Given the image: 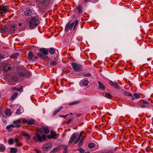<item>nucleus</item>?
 Instances as JSON below:
<instances>
[{"label":"nucleus","mask_w":153,"mask_h":153,"mask_svg":"<svg viewBox=\"0 0 153 153\" xmlns=\"http://www.w3.org/2000/svg\"><path fill=\"white\" fill-rule=\"evenodd\" d=\"M53 0H36L38 7L41 9H44Z\"/></svg>","instance_id":"1"},{"label":"nucleus","mask_w":153,"mask_h":153,"mask_svg":"<svg viewBox=\"0 0 153 153\" xmlns=\"http://www.w3.org/2000/svg\"><path fill=\"white\" fill-rule=\"evenodd\" d=\"M78 23V21L76 20L75 22H73L71 24L68 23L66 25L65 28V31L67 33L69 30H71L73 27V30H74Z\"/></svg>","instance_id":"2"},{"label":"nucleus","mask_w":153,"mask_h":153,"mask_svg":"<svg viewBox=\"0 0 153 153\" xmlns=\"http://www.w3.org/2000/svg\"><path fill=\"white\" fill-rule=\"evenodd\" d=\"M33 139L36 140H38L39 142H43L46 140L45 135L43 134L41 136L38 133H35V136L33 137Z\"/></svg>","instance_id":"3"},{"label":"nucleus","mask_w":153,"mask_h":153,"mask_svg":"<svg viewBox=\"0 0 153 153\" xmlns=\"http://www.w3.org/2000/svg\"><path fill=\"white\" fill-rule=\"evenodd\" d=\"M71 65L74 70L75 71H83V67L79 64L73 62L71 63Z\"/></svg>","instance_id":"4"},{"label":"nucleus","mask_w":153,"mask_h":153,"mask_svg":"<svg viewBox=\"0 0 153 153\" xmlns=\"http://www.w3.org/2000/svg\"><path fill=\"white\" fill-rule=\"evenodd\" d=\"M38 22L37 19L35 17H33L30 19V26L31 28H34L38 25Z\"/></svg>","instance_id":"5"},{"label":"nucleus","mask_w":153,"mask_h":153,"mask_svg":"<svg viewBox=\"0 0 153 153\" xmlns=\"http://www.w3.org/2000/svg\"><path fill=\"white\" fill-rule=\"evenodd\" d=\"M19 76L20 77H29L31 76L30 73L27 70L24 71L23 72L19 73Z\"/></svg>","instance_id":"6"},{"label":"nucleus","mask_w":153,"mask_h":153,"mask_svg":"<svg viewBox=\"0 0 153 153\" xmlns=\"http://www.w3.org/2000/svg\"><path fill=\"white\" fill-rule=\"evenodd\" d=\"M8 11L7 6L2 5L0 6V16L1 15L3 12L6 13Z\"/></svg>","instance_id":"7"},{"label":"nucleus","mask_w":153,"mask_h":153,"mask_svg":"<svg viewBox=\"0 0 153 153\" xmlns=\"http://www.w3.org/2000/svg\"><path fill=\"white\" fill-rule=\"evenodd\" d=\"M78 133L77 132H75L71 136L70 140L69 142L68 145H70V143H71L73 142L76 137L78 136Z\"/></svg>","instance_id":"8"},{"label":"nucleus","mask_w":153,"mask_h":153,"mask_svg":"<svg viewBox=\"0 0 153 153\" xmlns=\"http://www.w3.org/2000/svg\"><path fill=\"white\" fill-rule=\"evenodd\" d=\"M51 148V144L48 143L44 145L42 147V149L44 151H47L50 150Z\"/></svg>","instance_id":"9"},{"label":"nucleus","mask_w":153,"mask_h":153,"mask_svg":"<svg viewBox=\"0 0 153 153\" xmlns=\"http://www.w3.org/2000/svg\"><path fill=\"white\" fill-rule=\"evenodd\" d=\"M89 82L87 79H83L81 80L80 82V84L81 86H87Z\"/></svg>","instance_id":"10"},{"label":"nucleus","mask_w":153,"mask_h":153,"mask_svg":"<svg viewBox=\"0 0 153 153\" xmlns=\"http://www.w3.org/2000/svg\"><path fill=\"white\" fill-rule=\"evenodd\" d=\"M110 84L111 86L114 87V88L117 90L121 89L120 87L117 84L114 83V82L111 81L110 82Z\"/></svg>","instance_id":"11"},{"label":"nucleus","mask_w":153,"mask_h":153,"mask_svg":"<svg viewBox=\"0 0 153 153\" xmlns=\"http://www.w3.org/2000/svg\"><path fill=\"white\" fill-rule=\"evenodd\" d=\"M3 66L4 68L3 70V72H6L8 70H10L11 69L10 67L8 66L7 64V63H3Z\"/></svg>","instance_id":"12"},{"label":"nucleus","mask_w":153,"mask_h":153,"mask_svg":"<svg viewBox=\"0 0 153 153\" xmlns=\"http://www.w3.org/2000/svg\"><path fill=\"white\" fill-rule=\"evenodd\" d=\"M8 32L11 33H14L15 31V26L14 25L10 27L8 29Z\"/></svg>","instance_id":"13"},{"label":"nucleus","mask_w":153,"mask_h":153,"mask_svg":"<svg viewBox=\"0 0 153 153\" xmlns=\"http://www.w3.org/2000/svg\"><path fill=\"white\" fill-rule=\"evenodd\" d=\"M39 51L42 52L45 55H47L48 53V50L45 48H40Z\"/></svg>","instance_id":"14"},{"label":"nucleus","mask_w":153,"mask_h":153,"mask_svg":"<svg viewBox=\"0 0 153 153\" xmlns=\"http://www.w3.org/2000/svg\"><path fill=\"white\" fill-rule=\"evenodd\" d=\"M41 129L45 134H48L49 133L50 131L47 127L42 126Z\"/></svg>","instance_id":"15"},{"label":"nucleus","mask_w":153,"mask_h":153,"mask_svg":"<svg viewBox=\"0 0 153 153\" xmlns=\"http://www.w3.org/2000/svg\"><path fill=\"white\" fill-rule=\"evenodd\" d=\"M32 14V10L29 8H28L25 12V16H30Z\"/></svg>","instance_id":"16"},{"label":"nucleus","mask_w":153,"mask_h":153,"mask_svg":"<svg viewBox=\"0 0 153 153\" xmlns=\"http://www.w3.org/2000/svg\"><path fill=\"white\" fill-rule=\"evenodd\" d=\"M98 83L99 85L98 88L101 90H103L105 89V87L102 83L100 81H98Z\"/></svg>","instance_id":"17"},{"label":"nucleus","mask_w":153,"mask_h":153,"mask_svg":"<svg viewBox=\"0 0 153 153\" xmlns=\"http://www.w3.org/2000/svg\"><path fill=\"white\" fill-rule=\"evenodd\" d=\"M63 108V107L62 106L59 107L56 110L54 111L52 114V115L53 116H55L58 112H59Z\"/></svg>","instance_id":"18"},{"label":"nucleus","mask_w":153,"mask_h":153,"mask_svg":"<svg viewBox=\"0 0 153 153\" xmlns=\"http://www.w3.org/2000/svg\"><path fill=\"white\" fill-rule=\"evenodd\" d=\"M76 9L78 10V12L79 13H82V7L81 5H78L77 7H76Z\"/></svg>","instance_id":"19"},{"label":"nucleus","mask_w":153,"mask_h":153,"mask_svg":"<svg viewBox=\"0 0 153 153\" xmlns=\"http://www.w3.org/2000/svg\"><path fill=\"white\" fill-rule=\"evenodd\" d=\"M21 120L19 119L17 120L16 121H14L13 122V123L16 125L15 127L19 128L21 126L20 125H18V124L20 122Z\"/></svg>","instance_id":"20"},{"label":"nucleus","mask_w":153,"mask_h":153,"mask_svg":"<svg viewBox=\"0 0 153 153\" xmlns=\"http://www.w3.org/2000/svg\"><path fill=\"white\" fill-rule=\"evenodd\" d=\"M4 113L6 115L8 116H10L12 114L10 110L8 108L5 109Z\"/></svg>","instance_id":"21"},{"label":"nucleus","mask_w":153,"mask_h":153,"mask_svg":"<svg viewBox=\"0 0 153 153\" xmlns=\"http://www.w3.org/2000/svg\"><path fill=\"white\" fill-rule=\"evenodd\" d=\"M103 96L108 98L111 99L112 98V96L109 93L105 92L103 93Z\"/></svg>","instance_id":"22"},{"label":"nucleus","mask_w":153,"mask_h":153,"mask_svg":"<svg viewBox=\"0 0 153 153\" xmlns=\"http://www.w3.org/2000/svg\"><path fill=\"white\" fill-rule=\"evenodd\" d=\"M81 102V101L79 100L77 101H76L73 102H72L68 103V105L71 106L74 105H76L79 104Z\"/></svg>","instance_id":"23"},{"label":"nucleus","mask_w":153,"mask_h":153,"mask_svg":"<svg viewBox=\"0 0 153 153\" xmlns=\"http://www.w3.org/2000/svg\"><path fill=\"white\" fill-rule=\"evenodd\" d=\"M33 57L34 56L32 53V52L31 51L29 52L28 55V59L30 60L34 59Z\"/></svg>","instance_id":"24"},{"label":"nucleus","mask_w":153,"mask_h":153,"mask_svg":"<svg viewBox=\"0 0 153 153\" xmlns=\"http://www.w3.org/2000/svg\"><path fill=\"white\" fill-rule=\"evenodd\" d=\"M7 27L6 26L3 25L2 26L1 28V32L2 33H4L6 32Z\"/></svg>","instance_id":"25"},{"label":"nucleus","mask_w":153,"mask_h":153,"mask_svg":"<svg viewBox=\"0 0 153 153\" xmlns=\"http://www.w3.org/2000/svg\"><path fill=\"white\" fill-rule=\"evenodd\" d=\"M5 146L2 144H0V151L3 152L5 150Z\"/></svg>","instance_id":"26"},{"label":"nucleus","mask_w":153,"mask_h":153,"mask_svg":"<svg viewBox=\"0 0 153 153\" xmlns=\"http://www.w3.org/2000/svg\"><path fill=\"white\" fill-rule=\"evenodd\" d=\"M11 153H16L17 152V149L14 147H12L10 150Z\"/></svg>","instance_id":"27"},{"label":"nucleus","mask_w":153,"mask_h":153,"mask_svg":"<svg viewBox=\"0 0 153 153\" xmlns=\"http://www.w3.org/2000/svg\"><path fill=\"white\" fill-rule=\"evenodd\" d=\"M48 52L52 54H53L55 53V50L53 48H51L48 50Z\"/></svg>","instance_id":"28"},{"label":"nucleus","mask_w":153,"mask_h":153,"mask_svg":"<svg viewBox=\"0 0 153 153\" xmlns=\"http://www.w3.org/2000/svg\"><path fill=\"white\" fill-rule=\"evenodd\" d=\"M60 150V148L59 147L55 148L53 149L51 151V153H54Z\"/></svg>","instance_id":"29"},{"label":"nucleus","mask_w":153,"mask_h":153,"mask_svg":"<svg viewBox=\"0 0 153 153\" xmlns=\"http://www.w3.org/2000/svg\"><path fill=\"white\" fill-rule=\"evenodd\" d=\"M35 121L33 119H30V120H28L27 124L28 125H31L35 123Z\"/></svg>","instance_id":"30"},{"label":"nucleus","mask_w":153,"mask_h":153,"mask_svg":"<svg viewBox=\"0 0 153 153\" xmlns=\"http://www.w3.org/2000/svg\"><path fill=\"white\" fill-rule=\"evenodd\" d=\"M51 135L53 137V139H55L56 138L55 137L56 135V132L53 131H51Z\"/></svg>","instance_id":"31"},{"label":"nucleus","mask_w":153,"mask_h":153,"mask_svg":"<svg viewBox=\"0 0 153 153\" xmlns=\"http://www.w3.org/2000/svg\"><path fill=\"white\" fill-rule=\"evenodd\" d=\"M18 94L17 92H15L10 97V99L11 100H13L18 95Z\"/></svg>","instance_id":"32"},{"label":"nucleus","mask_w":153,"mask_h":153,"mask_svg":"<svg viewBox=\"0 0 153 153\" xmlns=\"http://www.w3.org/2000/svg\"><path fill=\"white\" fill-rule=\"evenodd\" d=\"M18 79V77L17 76H13L11 80L13 82H15L17 81Z\"/></svg>","instance_id":"33"},{"label":"nucleus","mask_w":153,"mask_h":153,"mask_svg":"<svg viewBox=\"0 0 153 153\" xmlns=\"http://www.w3.org/2000/svg\"><path fill=\"white\" fill-rule=\"evenodd\" d=\"M133 96L136 99H139L140 98V94L136 93L133 94Z\"/></svg>","instance_id":"34"},{"label":"nucleus","mask_w":153,"mask_h":153,"mask_svg":"<svg viewBox=\"0 0 153 153\" xmlns=\"http://www.w3.org/2000/svg\"><path fill=\"white\" fill-rule=\"evenodd\" d=\"M95 146V145L93 143H90L88 145V147L90 149L93 148Z\"/></svg>","instance_id":"35"},{"label":"nucleus","mask_w":153,"mask_h":153,"mask_svg":"<svg viewBox=\"0 0 153 153\" xmlns=\"http://www.w3.org/2000/svg\"><path fill=\"white\" fill-rule=\"evenodd\" d=\"M58 63L57 61H52L50 62V64L52 66H55Z\"/></svg>","instance_id":"36"},{"label":"nucleus","mask_w":153,"mask_h":153,"mask_svg":"<svg viewBox=\"0 0 153 153\" xmlns=\"http://www.w3.org/2000/svg\"><path fill=\"white\" fill-rule=\"evenodd\" d=\"M82 136V134L81 133L79 135L78 138L74 142L75 143H77L80 140Z\"/></svg>","instance_id":"37"},{"label":"nucleus","mask_w":153,"mask_h":153,"mask_svg":"<svg viewBox=\"0 0 153 153\" xmlns=\"http://www.w3.org/2000/svg\"><path fill=\"white\" fill-rule=\"evenodd\" d=\"M123 94L126 96H132V95L131 93L127 92H124Z\"/></svg>","instance_id":"38"},{"label":"nucleus","mask_w":153,"mask_h":153,"mask_svg":"<svg viewBox=\"0 0 153 153\" xmlns=\"http://www.w3.org/2000/svg\"><path fill=\"white\" fill-rule=\"evenodd\" d=\"M42 59L43 60L46 61H48L50 59L47 56H44V55L43 56V57H42Z\"/></svg>","instance_id":"39"},{"label":"nucleus","mask_w":153,"mask_h":153,"mask_svg":"<svg viewBox=\"0 0 153 153\" xmlns=\"http://www.w3.org/2000/svg\"><path fill=\"white\" fill-rule=\"evenodd\" d=\"M14 140L13 139L10 138L8 140V143L9 144H12L13 143Z\"/></svg>","instance_id":"40"},{"label":"nucleus","mask_w":153,"mask_h":153,"mask_svg":"<svg viewBox=\"0 0 153 153\" xmlns=\"http://www.w3.org/2000/svg\"><path fill=\"white\" fill-rule=\"evenodd\" d=\"M22 135L24 137H29V135L25 132H23L22 133Z\"/></svg>","instance_id":"41"},{"label":"nucleus","mask_w":153,"mask_h":153,"mask_svg":"<svg viewBox=\"0 0 153 153\" xmlns=\"http://www.w3.org/2000/svg\"><path fill=\"white\" fill-rule=\"evenodd\" d=\"M14 127V126L13 124H10L6 126V128L8 129H10V128H13Z\"/></svg>","instance_id":"42"},{"label":"nucleus","mask_w":153,"mask_h":153,"mask_svg":"<svg viewBox=\"0 0 153 153\" xmlns=\"http://www.w3.org/2000/svg\"><path fill=\"white\" fill-rule=\"evenodd\" d=\"M84 76L85 77L89 76H91L90 73H85L83 74Z\"/></svg>","instance_id":"43"},{"label":"nucleus","mask_w":153,"mask_h":153,"mask_svg":"<svg viewBox=\"0 0 153 153\" xmlns=\"http://www.w3.org/2000/svg\"><path fill=\"white\" fill-rule=\"evenodd\" d=\"M78 150L79 151L80 153H84L85 152V150L82 148L78 149Z\"/></svg>","instance_id":"44"},{"label":"nucleus","mask_w":153,"mask_h":153,"mask_svg":"<svg viewBox=\"0 0 153 153\" xmlns=\"http://www.w3.org/2000/svg\"><path fill=\"white\" fill-rule=\"evenodd\" d=\"M37 55L38 56H39L41 59L43 57V55L42 54V53H38Z\"/></svg>","instance_id":"45"},{"label":"nucleus","mask_w":153,"mask_h":153,"mask_svg":"<svg viewBox=\"0 0 153 153\" xmlns=\"http://www.w3.org/2000/svg\"><path fill=\"white\" fill-rule=\"evenodd\" d=\"M0 58L2 59H4L5 58L4 55L0 53Z\"/></svg>","instance_id":"46"},{"label":"nucleus","mask_w":153,"mask_h":153,"mask_svg":"<svg viewBox=\"0 0 153 153\" xmlns=\"http://www.w3.org/2000/svg\"><path fill=\"white\" fill-rule=\"evenodd\" d=\"M16 114H20L21 113V112L20 111V108L17 109V110L16 111Z\"/></svg>","instance_id":"47"},{"label":"nucleus","mask_w":153,"mask_h":153,"mask_svg":"<svg viewBox=\"0 0 153 153\" xmlns=\"http://www.w3.org/2000/svg\"><path fill=\"white\" fill-rule=\"evenodd\" d=\"M83 142L80 141L78 143V146L80 147V146H82V145Z\"/></svg>","instance_id":"48"},{"label":"nucleus","mask_w":153,"mask_h":153,"mask_svg":"<svg viewBox=\"0 0 153 153\" xmlns=\"http://www.w3.org/2000/svg\"><path fill=\"white\" fill-rule=\"evenodd\" d=\"M68 115V114H66V115H59V117H61L66 118Z\"/></svg>","instance_id":"49"},{"label":"nucleus","mask_w":153,"mask_h":153,"mask_svg":"<svg viewBox=\"0 0 153 153\" xmlns=\"http://www.w3.org/2000/svg\"><path fill=\"white\" fill-rule=\"evenodd\" d=\"M17 145L18 146H20L22 145V143L19 142L17 143Z\"/></svg>","instance_id":"50"},{"label":"nucleus","mask_w":153,"mask_h":153,"mask_svg":"<svg viewBox=\"0 0 153 153\" xmlns=\"http://www.w3.org/2000/svg\"><path fill=\"white\" fill-rule=\"evenodd\" d=\"M13 56L16 57L18 56L19 55V54L18 53H16L13 54Z\"/></svg>","instance_id":"51"},{"label":"nucleus","mask_w":153,"mask_h":153,"mask_svg":"<svg viewBox=\"0 0 153 153\" xmlns=\"http://www.w3.org/2000/svg\"><path fill=\"white\" fill-rule=\"evenodd\" d=\"M22 87H21L20 88H16V90L19 92H20L22 91Z\"/></svg>","instance_id":"52"},{"label":"nucleus","mask_w":153,"mask_h":153,"mask_svg":"<svg viewBox=\"0 0 153 153\" xmlns=\"http://www.w3.org/2000/svg\"><path fill=\"white\" fill-rule=\"evenodd\" d=\"M22 121L24 123H27L28 120L26 119H23Z\"/></svg>","instance_id":"53"},{"label":"nucleus","mask_w":153,"mask_h":153,"mask_svg":"<svg viewBox=\"0 0 153 153\" xmlns=\"http://www.w3.org/2000/svg\"><path fill=\"white\" fill-rule=\"evenodd\" d=\"M47 138H48V139H51V138H53V137L51 135H48L47 136Z\"/></svg>","instance_id":"54"},{"label":"nucleus","mask_w":153,"mask_h":153,"mask_svg":"<svg viewBox=\"0 0 153 153\" xmlns=\"http://www.w3.org/2000/svg\"><path fill=\"white\" fill-rule=\"evenodd\" d=\"M14 140L15 142L17 143L18 142H19V139L17 138H16L14 139Z\"/></svg>","instance_id":"55"},{"label":"nucleus","mask_w":153,"mask_h":153,"mask_svg":"<svg viewBox=\"0 0 153 153\" xmlns=\"http://www.w3.org/2000/svg\"><path fill=\"white\" fill-rule=\"evenodd\" d=\"M73 119L72 118L69 119V120L67 122V123L68 124H69L70 123V122L71 121L73 120Z\"/></svg>","instance_id":"56"},{"label":"nucleus","mask_w":153,"mask_h":153,"mask_svg":"<svg viewBox=\"0 0 153 153\" xmlns=\"http://www.w3.org/2000/svg\"><path fill=\"white\" fill-rule=\"evenodd\" d=\"M143 101V104H146L148 103V102L147 101H144L143 100H142Z\"/></svg>","instance_id":"57"},{"label":"nucleus","mask_w":153,"mask_h":153,"mask_svg":"<svg viewBox=\"0 0 153 153\" xmlns=\"http://www.w3.org/2000/svg\"><path fill=\"white\" fill-rule=\"evenodd\" d=\"M81 115V114H77L76 115V116L77 117H80Z\"/></svg>","instance_id":"58"},{"label":"nucleus","mask_w":153,"mask_h":153,"mask_svg":"<svg viewBox=\"0 0 153 153\" xmlns=\"http://www.w3.org/2000/svg\"><path fill=\"white\" fill-rule=\"evenodd\" d=\"M67 148L68 146H64V150H67Z\"/></svg>","instance_id":"59"},{"label":"nucleus","mask_w":153,"mask_h":153,"mask_svg":"<svg viewBox=\"0 0 153 153\" xmlns=\"http://www.w3.org/2000/svg\"><path fill=\"white\" fill-rule=\"evenodd\" d=\"M106 153H113V151H109L106 152Z\"/></svg>","instance_id":"60"},{"label":"nucleus","mask_w":153,"mask_h":153,"mask_svg":"<svg viewBox=\"0 0 153 153\" xmlns=\"http://www.w3.org/2000/svg\"><path fill=\"white\" fill-rule=\"evenodd\" d=\"M146 107V106L144 105H142L140 106V107L142 108H144Z\"/></svg>","instance_id":"61"},{"label":"nucleus","mask_w":153,"mask_h":153,"mask_svg":"<svg viewBox=\"0 0 153 153\" xmlns=\"http://www.w3.org/2000/svg\"><path fill=\"white\" fill-rule=\"evenodd\" d=\"M16 87H13L11 88V89L13 90H16Z\"/></svg>","instance_id":"62"},{"label":"nucleus","mask_w":153,"mask_h":153,"mask_svg":"<svg viewBox=\"0 0 153 153\" xmlns=\"http://www.w3.org/2000/svg\"><path fill=\"white\" fill-rule=\"evenodd\" d=\"M85 138V137H83L80 140V141H82V142H83V141L84 140V139Z\"/></svg>","instance_id":"63"},{"label":"nucleus","mask_w":153,"mask_h":153,"mask_svg":"<svg viewBox=\"0 0 153 153\" xmlns=\"http://www.w3.org/2000/svg\"><path fill=\"white\" fill-rule=\"evenodd\" d=\"M36 153H42L39 150H37L36 151Z\"/></svg>","instance_id":"64"}]
</instances>
